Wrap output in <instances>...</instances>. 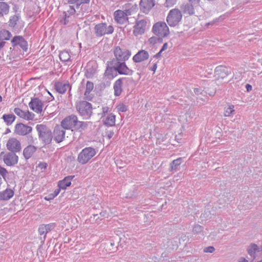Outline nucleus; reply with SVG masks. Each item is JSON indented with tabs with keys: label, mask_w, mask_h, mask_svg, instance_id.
Here are the masks:
<instances>
[{
	"label": "nucleus",
	"mask_w": 262,
	"mask_h": 262,
	"mask_svg": "<svg viewBox=\"0 0 262 262\" xmlns=\"http://www.w3.org/2000/svg\"><path fill=\"white\" fill-rule=\"evenodd\" d=\"M36 129L40 141L45 144H49L51 143L53 135L51 130L48 126L43 124H37Z\"/></svg>",
	"instance_id": "1"
},
{
	"label": "nucleus",
	"mask_w": 262,
	"mask_h": 262,
	"mask_svg": "<svg viewBox=\"0 0 262 262\" xmlns=\"http://www.w3.org/2000/svg\"><path fill=\"white\" fill-rule=\"evenodd\" d=\"M27 140L28 143L32 144L34 142V140L32 135H28L27 136Z\"/></svg>",
	"instance_id": "55"
},
{
	"label": "nucleus",
	"mask_w": 262,
	"mask_h": 262,
	"mask_svg": "<svg viewBox=\"0 0 262 262\" xmlns=\"http://www.w3.org/2000/svg\"><path fill=\"white\" fill-rule=\"evenodd\" d=\"M6 148L8 151L17 153L21 149L20 142L15 138H10L6 143Z\"/></svg>",
	"instance_id": "13"
},
{
	"label": "nucleus",
	"mask_w": 262,
	"mask_h": 262,
	"mask_svg": "<svg viewBox=\"0 0 262 262\" xmlns=\"http://www.w3.org/2000/svg\"><path fill=\"white\" fill-rule=\"evenodd\" d=\"M12 35L10 31L6 30H3L0 31V40H8L11 38Z\"/></svg>",
	"instance_id": "40"
},
{
	"label": "nucleus",
	"mask_w": 262,
	"mask_h": 262,
	"mask_svg": "<svg viewBox=\"0 0 262 262\" xmlns=\"http://www.w3.org/2000/svg\"><path fill=\"white\" fill-rule=\"evenodd\" d=\"M149 57V55L147 51L141 50L133 56V60L136 63L141 62L148 59Z\"/></svg>",
	"instance_id": "19"
},
{
	"label": "nucleus",
	"mask_w": 262,
	"mask_h": 262,
	"mask_svg": "<svg viewBox=\"0 0 262 262\" xmlns=\"http://www.w3.org/2000/svg\"><path fill=\"white\" fill-rule=\"evenodd\" d=\"M177 3V0H166L165 5L166 7H171Z\"/></svg>",
	"instance_id": "48"
},
{
	"label": "nucleus",
	"mask_w": 262,
	"mask_h": 262,
	"mask_svg": "<svg viewBox=\"0 0 262 262\" xmlns=\"http://www.w3.org/2000/svg\"><path fill=\"white\" fill-rule=\"evenodd\" d=\"M182 18L181 11L178 9L174 8L169 11L166 17V21L170 27H174L179 25Z\"/></svg>",
	"instance_id": "4"
},
{
	"label": "nucleus",
	"mask_w": 262,
	"mask_h": 262,
	"mask_svg": "<svg viewBox=\"0 0 262 262\" xmlns=\"http://www.w3.org/2000/svg\"><path fill=\"white\" fill-rule=\"evenodd\" d=\"M193 4L187 3L185 5H183L181 6V8L183 10L184 13H187L190 15H192L194 13V10L193 6Z\"/></svg>",
	"instance_id": "35"
},
{
	"label": "nucleus",
	"mask_w": 262,
	"mask_h": 262,
	"mask_svg": "<svg viewBox=\"0 0 262 262\" xmlns=\"http://www.w3.org/2000/svg\"><path fill=\"white\" fill-rule=\"evenodd\" d=\"M38 232L40 235H43L44 239L46 237V234L48 233L47 229H46L44 224L41 225L38 228Z\"/></svg>",
	"instance_id": "44"
},
{
	"label": "nucleus",
	"mask_w": 262,
	"mask_h": 262,
	"mask_svg": "<svg viewBox=\"0 0 262 262\" xmlns=\"http://www.w3.org/2000/svg\"><path fill=\"white\" fill-rule=\"evenodd\" d=\"M238 262H248V260L244 257H241L238 259Z\"/></svg>",
	"instance_id": "61"
},
{
	"label": "nucleus",
	"mask_w": 262,
	"mask_h": 262,
	"mask_svg": "<svg viewBox=\"0 0 262 262\" xmlns=\"http://www.w3.org/2000/svg\"><path fill=\"white\" fill-rule=\"evenodd\" d=\"M107 66L104 73V76L108 79H113L117 76V74L115 73V71L113 67H110V61L107 62Z\"/></svg>",
	"instance_id": "32"
},
{
	"label": "nucleus",
	"mask_w": 262,
	"mask_h": 262,
	"mask_svg": "<svg viewBox=\"0 0 262 262\" xmlns=\"http://www.w3.org/2000/svg\"><path fill=\"white\" fill-rule=\"evenodd\" d=\"M85 3H81V2H77L75 3L74 4H76V7L77 9H79L80 7V6L81 4H84Z\"/></svg>",
	"instance_id": "62"
},
{
	"label": "nucleus",
	"mask_w": 262,
	"mask_h": 262,
	"mask_svg": "<svg viewBox=\"0 0 262 262\" xmlns=\"http://www.w3.org/2000/svg\"><path fill=\"white\" fill-rule=\"evenodd\" d=\"M94 89V84L92 82L88 81L86 84V89L84 94L85 98L88 100H91L92 97L90 95V93Z\"/></svg>",
	"instance_id": "33"
},
{
	"label": "nucleus",
	"mask_w": 262,
	"mask_h": 262,
	"mask_svg": "<svg viewBox=\"0 0 262 262\" xmlns=\"http://www.w3.org/2000/svg\"><path fill=\"white\" fill-rule=\"evenodd\" d=\"M168 48V43L165 42L163 44L161 50V52H163L164 50H166Z\"/></svg>",
	"instance_id": "57"
},
{
	"label": "nucleus",
	"mask_w": 262,
	"mask_h": 262,
	"mask_svg": "<svg viewBox=\"0 0 262 262\" xmlns=\"http://www.w3.org/2000/svg\"><path fill=\"white\" fill-rule=\"evenodd\" d=\"M154 34L160 37H165L169 35V29L164 21H158L155 24L152 28Z\"/></svg>",
	"instance_id": "9"
},
{
	"label": "nucleus",
	"mask_w": 262,
	"mask_h": 262,
	"mask_svg": "<svg viewBox=\"0 0 262 262\" xmlns=\"http://www.w3.org/2000/svg\"><path fill=\"white\" fill-rule=\"evenodd\" d=\"M59 58L61 61L67 63V64L71 62V55L69 52L66 50H64L60 53Z\"/></svg>",
	"instance_id": "34"
},
{
	"label": "nucleus",
	"mask_w": 262,
	"mask_h": 262,
	"mask_svg": "<svg viewBox=\"0 0 262 262\" xmlns=\"http://www.w3.org/2000/svg\"><path fill=\"white\" fill-rule=\"evenodd\" d=\"M69 4H74L77 2H81V3H90V0H67Z\"/></svg>",
	"instance_id": "50"
},
{
	"label": "nucleus",
	"mask_w": 262,
	"mask_h": 262,
	"mask_svg": "<svg viewBox=\"0 0 262 262\" xmlns=\"http://www.w3.org/2000/svg\"><path fill=\"white\" fill-rule=\"evenodd\" d=\"M148 28L147 19L145 17H138L136 19L133 27V35L136 37L142 35L145 33Z\"/></svg>",
	"instance_id": "6"
},
{
	"label": "nucleus",
	"mask_w": 262,
	"mask_h": 262,
	"mask_svg": "<svg viewBox=\"0 0 262 262\" xmlns=\"http://www.w3.org/2000/svg\"><path fill=\"white\" fill-rule=\"evenodd\" d=\"M157 69V63H154L152 67L149 68V70L155 72L156 71Z\"/></svg>",
	"instance_id": "58"
},
{
	"label": "nucleus",
	"mask_w": 262,
	"mask_h": 262,
	"mask_svg": "<svg viewBox=\"0 0 262 262\" xmlns=\"http://www.w3.org/2000/svg\"><path fill=\"white\" fill-rule=\"evenodd\" d=\"M47 164L45 162H40L38 164V167L41 169H45L47 167Z\"/></svg>",
	"instance_id": "54"
},
{
	"label": "nucleus",
	"mask_w": 262,
	"mask_h": 262,
	"mask_svg": "<svg viewBox=\"0 0 262 262\" xmlns=\"http://www.w3.org/2000/svg\"><path fill=\"white\" fill-rule=\"evenodd\" d=\"M214 73L219 78H221L222 79L231 74V72L228 71L227 67L222 65L216 67Z\"/></svg>",
	"instance_id": "23"
},
{
	"label": "nucleus",
	"mask_w": 262,
	"mask_h": 262,
	"mask_svg": "<svg viewBox=\"0 0 262 262\" xmlns=\"http://www.w3.org/2000/svg\"><path fill=\"white\" fill-rule=\"evenodd\" d=\"M76 110L83 119L90 118L93 113L92 105L86 101H80L76 104Z\"/></svg>",
	"instance_id": "3"
},
{
	"label": "nucleus",
	"mask_w": 262,
	"mask_h": 262,
	"mask_svg": "<svg viewBox=\"0 0 262 262\" xmlns=\"http://www.w3.org/2000/svg\"><path fill=\"white\" fill-rule=\"evenodd\" d=\"M114 135V132H110L108 135H107V137L109 139L111 138Z\"/></svg>",
	"instance_id": "63"
},
{
	"label": "nucleus",
	"mask_w": 262,
	"mask_h": 262,
	"mask_svg": "<svg viewBox=\"0 0 262 262\" xmlns=\"http://www.w3.org/2000/svg\"><path fill=\"white\" fill-rule=\"evenodd\" d=\"M215 251V248L213 246H209L204 249L203 252L204 253H212Z\"/></svg>",
	"instance_id": "51"
},
{
	"label": "nucleus",
	"mask_w": 262,
	"mask_h": 262,
	"mask_svg": "<svg viewBox=\"0 0 262 262\" xmlns=\"http://www.w3.org/2000/svg\"><path fill=\"white\" fill-rule=\"evenodd\" d=\"M76 13V10L73 6H70L69 9L67 11H64V17L60 20L61 23L66 25L69 23V18Z\"/></svg>",
	"instance_id": "28"
},
{
	"label": "nucleus",
	"mask_w": 262,
	"mask_h": 262,
	"mask_svg": "<svg viewBox=\"0 0 262 262\" xmlns=\"http://www.w3.org/2000/svg\"><path fill=\"white\" fill-rule=\"evenodd\" d=\"M9 8V6L6 2H0V16L8 14Z\"/></svg>",
	"instance_id": "36"
},
{
	"label": "nucleus",
	"mask_w": 262,
	"mask_h": 262,
	"mask_svg": "<svg viewBox=\"0 0 262 262\" xmlns=\"http://www.w3.org/2000/svg\"><path fill=\"white\" fill-rule=\"evenodd\" d=\"M114 54L115 58L110 61V64L125 62L131 56V52L117 46L114 50Z\"/></svg>",
	"instance_id": "2"
},
{
	"label": "nucleus",
	"mask_w": 262,
	"mask_h": 262,
	"mask_svg": "<svg viewBox=\"0 0 262 262\" xmlns=\"http://www.w3.org/2000/svg\"><path fill=\"white\" fill-rule=\"evenodd\" d=\"M234 106L233 105H229L224 108V116L226 117L231 116L234 112Z\"/></svg>",
	"instance_id": "42"
},
{
	"label": "nucleus",
	"mask_w": 262,
	"mask_h": 262,
	"mask_svg": "<svg viewBox=\"0 0 262 262\" xmlns=\"http://www.w3.org/2000/svg\"><path fill=\"white\" fill-rule=\"evenodd\" d=\"M32 131L31 126L19 123L17 124L15 127V132L16 134L20 136H25Z\"/></svg>",
	"instance_id": "17"
},
{
	"label": "nucleus",
	"mask_w": 262,
	"mask_h": 262,
	"mask_svg": "<svg viewBox=\"0 0 262 262\" xmlns=\"http://www.w3.org/2000/svg\"><path fill=\"white\" fill-rule=\"evenodd\" d=\"M94 29L95 35L98 37H102L105 35L111 34L114 31V27L112 25H107L105 23L96 25Z\"/></svg>",
	"instance_id": "10"
},
{
	"label": "nucleus",
	"mask_w": 262,
	"mask_h": 262,
	"mask_svg": "<svg viewBox=\"0 0 262 262\" xmlns=\"http://www.w3.org/2000/svg\"><path fill=\"white\" fill-rule=\"evenodd\" d=\"M43 102L37 97H33L29 103V106L31 110L37 114H40L42 111Z\"/></svg>",
	"instance_id": "15"
},
{
	"label": "nucleus",
	"mask_w": 262,
	"mask_h": 262,
	"mask_svg": "<svg viewBox=\"0 0 262 262\" xmlns=\"http://www.w3.org/2000/svg\"><path fill=\"white\" fill-rule=\"evenodd\" d=\"M201 217H205L206 219H210L211 217V214L208 210L205 211V213L201 215Z\"/></svg>",
	"instance_id": "52"
},
{
	"label": "nucleus",
	"mask_w": 262,
	"mask_h": 262,
	"mask_svg": "<svg viewBox=\"0 0 262 262\" xmlns=\"http://www.w3.org/2000/svg\"><path fill=\"white\" fill-rule=\"evenodd\" d=\"M132 9H125L124 10L118 9L114 12L115 21L120 25H123L128 22V16L132 14Z\"/></svg>",
	"instance_id": "7"
},
{
	"label": "nucleus",
	"mask_w": 262,
	"mask_h": 262,
	"mask_svg": "<svg viewBox=\"0 0 262 262\" xmlns=\"http://www.w3.org/2000/svg\"><path fill=\"white\" fill-rule=\"evenodd\" d=\"M11 174V172H8L5 168L0 166V176H1L5 181L9 180Z\"/></svg>",
	"instance_id": "39"
},
{
	"label": "nucleus",
	"mask_w": 262,
	"mask_h": 262,
	"mask_svg": "<svg viewBox=\"0 0 262 262\" xmlns=\"http://www.w3.org/2000/svg\"><path fill=\"white\" fill-rule=\"evenodd\" d=\"M182 161V158H179L176 160H173L170 164V171L176 169L178 166H179L181 164Z\"/></svg>",
	"instance_id": "41"
},
{
	"label": "nucleus",
	"mask_w": 262,
	"mask_h": 262,
	"mask_svg": "<svg viewBox=\"0 0 262 262\" xmlns=\"http://www.w3.org/2000/svg\"><path fill=\"white\" fill-rule=\"evenodd\" d=\"M20 19V15L18 13L11 16L8 21L9 26L13 30H17L19 28Z\"/></svg>",
	"instance_id": "20"
},
{
	"label": "nucleus",
	"mask_w": 262,
	"mask_h": 262,
	"mask_svg": "<svg viewBox=\"0 0 262 262\" xmlns=\"http://www.w3.org/2000/svg\"><path fill=\"white\" fill-rule=\"evenodd\" d=\"M156 38L155 37H151L149 38V41L151 43H155L156 42Z\"/></svg>",
	"instance_id": "60"
},
{
	"label": "nucleus",
	"mask_w": 262,
	"mask_h": 262,
	"mask_svg": "<svg viewBox=\"0 0 262 262\" xmlns=\"http://www.w3.org/2000/svg\"><path fill=\"white\" fill-rule=\"evenodd\" d=\"M70 86V84L68 81H56L54 82V88L56 91L59 94H62L65 93Z\"/></svg>",
	"instance_id": "22"
},
{
	"label": "nucleus",
	"mask_w": 262,
	"mask_h": 262,
	"mask_svg": "<svg viewBox=\"0 0 262 262\" xmlns=\"http://www.w3.org/2000/svg\"><path fill=\"white\" fill-rule=\"evenodd\" d=\"M13 47H19L23 52H26L28 49L27 41L22 36H15L11 41Z\"/></svg>",
	"instance_id": "14"
},
{
	"label": "nucleus",
	"mask_w": 262,
	"mask_h": 262,
	"mask_svg": "<svg viewBox=\"0 0 262 262\" xmlns=\"http://www.w3.org/2000/svg\"><path fill=\"white\" fill-rule=\"evenodd\" d=\"M74 177V176H69L65 177L63 180L58 182V187L62 188V189H66L67 187L71 185V181Z\"/></svg>",
	"instance_id": "31"
},
{
	"label": "nucleus",
	"mask_w": 262,
	"mask_h": 262,
	"mask_svg": "<svg viewBox=\"0 0 262 262\" xmlns=\"http://www.w3.org/2000/svg\"><path fill=\"white\" fill-rule=\"evenodd\" d=\"M155 0H141L140 2V9L143 12L147 13L155 6Z\"/></svg>",
	"instance_id": "21"
},
{
	"label": "nucleus",
	"mask_w": 262,
	"mask_h": 262,
	"mask_svg": "<svg viewBox=\"0 0 262 262\" xmlns=\"http://www.w3.org/2000/svg\"><path fill=\"white\" fill-rule=\"evenodd\" d=\"M16 153L11 151H2L0 153V159L7 166H13L18 162V156Z\"/></svg>",
	"instance_id": "8"
},
{
	"label": "nucleus",
	"mask_w": 262,
	"mask_h": 262,
	"mask_svg": "<svg viewBox=\"0 0 262 262\" xmlns=\"http://www.w3.org/2000/svg\"><path fill=\"white\" fill-rule=\"evenodd\" d=\"M247 251L252 260L256 258V253L260 251V248L255 244L251 243L247 248Z\"/></svg>",
	"instance_id": "29"
},
{
	"label": "nucleus",
	"mask_w": 262,
	"mask_h": 262,
	"mask_svg": "<svg viewBox=\"0 0 262 262\" xmlns=\"http://www.w3.org/2000/svg\"><path fill=\"white\" fill-rule=\"evenodd\" d=\"M194 93L198 95L199 94L203 95L204 93H205L202 90L201 88H195L194 90Z\"/></svg>",
	"instance_id": "53"
},
{
	"label": "nucleus",
	"mask_w": 262,
	"mask_h": 262,
	"mask_svg": "<svg viewBox=\"0 0 262 262\" xmlns=\"http://www.w3.org/2000/svg\"><path fill=\"white\" fill-rule=\"evenodd\" d=\"M37 147L34 145L30 144L24 148L23 150V156L27 160L31 158L34 154L36 151Z\"/></svg>",
	"instance_id": "24"
},
{
	"label": "nucleus",
	"mask_w": 262,
	"mask_h": 262,
	"mask_svg": "<svg viewBox=\"0 0 262 262\" xmlns=\"http://www.w3.org/2000/svg\"><path fill=\"white\" fill-rule=\"evenodd\" d=\"M203 227L200 225H198V224H196V225H195L193 228V233H194V234H198V233H200L201 232H202L203 230Z\"/></svg>",
	"instance_id": "45"
},
{
	"label": "nucleus",
	"mask_w": 262,
	"mask_h": 262,
	"mask_svg": "<svg viewBox=\"0 0 262 262\" xmlns=\"http://www.w3.org/2000/svg\"><path fill=\"white\" fill-rule=\"evenodd\" d=\"M103 123L107 126H113L116 123V116L111 113L102 119Z\"/></svg>",
	"instance_id": "27"
},
{
	"label": "nucleus",
	"mask_w": 262,
	"mask_h": 262,
	"mask_svg": "<svg viewBox=\"0 0 262 262\" xmlns=\"http://www.w3.org/2000/svg\"><path fill=\"white\" fill-rule=\"evenodd\" d=\"M245 88H246V89L247 90V91L248 92L251 91L252 90V85L251 84H249V83H247V84H246Z\"/></svg>",
	"instance_id": "56"
},
{
	"label": "nucleus",
	"mask_w": 262,
	"mask_h": 262,
	"mask_svg": "<svg viewBox=\"0 0 262 262\" xmlns=\"http://www.w3.org/2000/svg\"><path fill=\"white\" fill-rule=\"evenodd\" d=\"M101 112L98 114L101 116V119H102L103 117H104L105 116L108 114V113L111 112V108L108 106L103 105L101 108Z\"/></svg>",
	"instance_id": "43"
},
{
	"label": "nucleus",
	"mask_w": 262,
	"mask_h": 262,
	"mask_svg": "<svg viewBox=\"0 0 262 262\" xmlns=\"http://www.w3.org/2000/svg\"><path fill=\"white\" fill-rule=\"evenodd\" d=\"M242 79V74L239 73H236L233 75L232 78L228 82L232 88L238 89L239 88L240 81Z\"/></svg>",
	"instance_id": "26"
},
{
	"label": "nucleus",
	"mask_w": 262,
	"mask_h": 262,
	"mask_svg": "<svg viewBox=\"0 0 262 262\" xmlns=\"http://www.w3.org/2000/svg\"><path fill=\"white\" fill-rule=\"evenodd\" d=\"M96 154V149L92 147L83 148L78 154V162L81 164H86Z\"/></svg>",
	"instance_id": "5"
},
{
	"label": "nucleus",
	"mask_w": 262,
	"mask_h": 262,
	"mask_svg": "<svg viewBox=\"0 0 262 262\" xmlns=\"http://www.w3.org/2000/svg\"><path fill=\"white\" fill-rule=\"evenodd\" d=\"M89 123V122L80 121L78 120L77 124L76 126V129L80 132L85 130L88 128Z\"/></svg>",
	"instance_id": "38"
},
{
	"label": "nucleus",
	"mask_w": 262,
	"mask_h": 262,
	"mask_svg": "<svg viewBox=\"0 0 262 262\" xmlns=\"http://www.w3.org/2000/svg\"><path fill=\"white\" fill-rule=\"evenodd\" d=\"M162 52H161V50H160V51H159L158 53H157L155 55V57L156 58H159V57H160L161 56V53H162Z\"/></svg>",
	"instance_id": "64"
},
{
	"label": "nucleus",
	"mask_w": 262,
	"mask_h": 262,
	"mask_svg": "<svg viewBox=\"0 0 262 262\" xmlns=\"http://www.w3.org/2000/svg\"><path fill=\"white\" fill-rule=\"evenodd\" d=\"M110 66L113 67L115 72L120 75L132 76L134 73V71L126 66L125 62L111 64Z\"/></svg>",
	"instance_id": "12"
},
{
	"label": "nucleus",
	"mask_w": 262,
	"mask_h": 262,
	"mask_svg": "<svg viewBox=\"0 0 262 262\" xmlns=\"http://www.w3.org/2000/svg\"><path fill=\"white\" fill-rule=\"evenodd\" d=\"M116 108L120 112H125L127 110V106L124 103H119L117 105Z\"/></svg>",
	"instance_id": "46"
},
{
	"label": "nucleus",
	"mask_w": 262,
	"mask_h": 262,
	"mask_svg": "<svg viewBox=\"0 0 262 262\" xmlns=\"http://www.w3.org/2000/svg\"><path fill=\"white\" fill-rule=\"evenodd\" d=\"M61 189H62V188H60L59 187H58V188H57V189H56L54 191L53 193L50 194V196H52L51 198H50L49 199H47V198H45V199L46 200H49L50 199L54 198L55 197H56L59 193Z\"/></svg>",
	"instance_id": "49"
},
{
	"label": "nucleus",
	"mask_w": 262,
	"mask_h": 262,
	"mask_svg": "<svg viewBox=\"0 0 262 262\" xmlns=\"http://www.w3.org/2000/svg\"><path fill=\"white\" fill-rule=\"evenodd\" d=\"M14 113L20 118L27 121L33 120L35 117V114L29 111H23L19 107L14 109Z\"/></svg>",
	"instance_id": "16"
},
{
	"label": "nucleus",
	"mask_w": 262,
	"mask_h": 262,
	"mask_svg": "<svg viewBox=\"0 0 262 262\" xmlns=\"http://www.w3.org/2000/svg\"><path fill=\"white\" fill-rule=\"evenodd\" d=\"M78 122L77 116L74 114L65 117L61 122V126L66 129H71L75 127Z\"/></svg>",
	"instance_id": "11"
},
{
	"label": "nucleus",
	"mask_w": 262,
	"mask_h": 262,
	"mask_svg": "<svg viewBox=\"0 0 262 262\" xmlns=\"http://www.w3.org/2000/svg\"><path fill=\"white\" fill-rule=\"evenodd\" d=\"M44 226L46 229H47V231L48 233L55 228L56 224L55 223H51L48 224H44Z\"/></svg>",
	"instance_id": "47"
},
{
	"label": "nucleus",
	"mask_w": 262,
	"mask_h": 262,
	"mask_svg": "<svg viewBox=\"0 0 262 262\" xmlns=\"http://www.w3.org/2000/svg\"><path fill=\"white\" fill-rule=\"evenodd\" d=\"M2 118L4 119L6 124L9 126L12 124L15 120V116L13 114H4Z\"/></svg>",
	"instance_id": "37"
},
{
	"label": "nucleus",
	"mask_w": 262,
	"mask_h": 262,
	"mask_svg": "<svg viewBox=\"0 0 262 262\" xmlns=\"http://www.w3.org/2000/svg\"><path fill=\"white\" fill-rule=\"evenodd\" d=\"M200 1V0H189L190 3L193 4L194 5L199 4Z\"/></svg>",
	"instance_id": "59"
},
{
	"label": "nucleus",
	"mask_w": 262,
	"mask_h": 262,
	"mask_svg": "<svg viewBox=\"0 0 262 262\" xmlns=\"http://www.w3.org/2000/svg\"><path fill=\"white\" fill-rule=\"evenodd\" d=\"M66 129L61 126H56L54 130V139L57 143L62 142L65 137Z\"/></svg>",
	"instance_id": "18"
},
{
	"label": "nucleus",
	"mask_w": 262,
	"mask_h": 262,
	"mask_svg": "<svg viewBox=\"0 0 262 262\" xmlns=\"http://www.w3.org/2000/svg\"><path fill=\"white\" fill-rule=\"evenodd\" d=\"M14 191L10 188H6L5 190L0 191V200L8 201L14 195Z\"/></svg>",
	"instance_id": "30"
},
{
	"label": "nucleus",
	"mask_w": 262,
	"mask_h": 262,
	"mask_svg": "<svg viewBox=\"0 0 262 262\" xmlns=\"http://www.w3.org/2000/svg\"><path fill=\"white\" fill-rule=\"evenodd\" d=\"M126 77L120 78L117 79L114 83L113 88L114 90V95L116 96H120L122 92L123 80L128 79Z\"/></svg>",
	"instance_id": "25"
}]
</instances>
